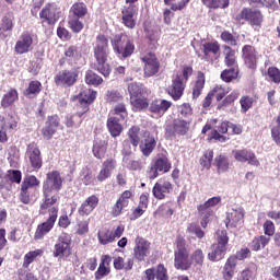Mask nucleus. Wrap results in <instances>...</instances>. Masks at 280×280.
<instances>
[{"label": "nucleus", "mask_w": 280, "mask_h": 280, "mask_svg": "<svg viewBox=\"0 0 280 280\" xmlns=\"http://www.w3.org/2000/svg\"><path fill=\"white\" fill-rule=\"evenodd\" d=\"M214 165L217 166L218 174H224L229 172V158L225 155H219L214 159Z\"/></svg>", "instance_id": "nucleus-44"}, {"label": "nucleus", "mask_w": 280, "mask_h": 280, "mask_svg": "<svg viewBox=\"0 0 280 280\" xmlns=\"http://www.w3.org/2000/svg\"><path fill=\"white\" fill-rule=\"evenodd\" d=\"M120 119L121 118L118 117H109L107 119V128L112 137H119V135H121L124 127L119 124Z\"/></svg>", "instance_id": "nucleus-35"}, {"label": "nucleus", "mask_w": 280, "mask_h": 280, "mask_svg": "<svg viewBox=\"0 0 280 280\" xmlns=\"http://www.w3.org/2000/svg\"><path fill=\"white\" fill-rule=\"evenodd\" d=\"M112 47L114 54H116L120 60H126V58H130V56L135 54V42L124 33L114 36Z\"/></svg>", "instance_id": "nucleus-4"}, {"label": "nucleus", "mask_w": 280, "mask_h": 280, "mask_svg": "<svg viewBox=\"0 0 280 280\" xmlns=\"http://www.w3.org/2000/svg\"><path fill=\"white\" fill-rule=\"evenodd\" d=\"M190 259L196 266H202V264H205V254L202 253V249H196L190 255Z\"/></svg>", "instance_id": "nucleus-58"}, {"label": "nucleus", "mask_w": 280, "mask_h": 280, "mask_svg": "<svg viewBox=\"0 0 280 280\" xmlns=\"http://www.w3.org/2000/svg\"><path fill=\"white\" fill-rule=\"evenodd\" d=\"M139 132H141V128L139 126H132L128 131L129 143L137 148L139 143H141V137H139Z\"/></svg>", "instance_id": "nucleus-46"}, {"label": "nucleus", "mask_w": 280, "mask_h": 280, "mask_svg": "<svg viewBox=\"0 0 280 280\" xmlns=\"http://www.w3.org/2000/svg\"><path fill=\"white\" fill-rule=\"evenodd\" d=\"M154 279L170 280V276L167 275V269L162 264L158 265L156 268H154Z\"/></svg>", "instance_id": "nucleus-55"}, {"label": "nucleus", "mask_w": 280, "mask_h": 280, "mask_svg": "<svg viewBox=\"0 0 280 280\" xmlns=\"http://www.w3.org/2000/svg\"><path fill=\"white\" fill-rule=\"evenodd\" d=\"M267 75L269 78V82H273V84H280V70L277 67H269L267 70Z\"/></svg>", "instance_id": "nucleus-56"}, {"label": "nucleus", "mask_w": 280, "mask_h": 280, "mask_svg": "<svg viewBox=\"0 0 280 280\" xmlns=\"http://www.w3.org/2000/svg\"><path fill=\"white\" fill-rule=\"evenodd\" d=\"M236 21L244 25V23H248L254 30L261 27V23H264V14L258 9L244 8L237 14Z\"/></svg>", "instance_id": "nucleus-9"}, {"label": "nucleus", "mask_w": 280, "mask_h": 280, "mask_svg": "<svg viewBox=\"0 0 280 280\" xmlns=\"http://www.w3.org/2000/svg\"><path fill=\"white\" fill-rule=\"evenodd\" d=\"M170 108H172V101L164 98H154L151 103H149V113H151L152 117L155 119H161V117H163V115H165Z\"/></svg>", "instance_id": "nucleus-17"}, {"label": "nucleus", "mask_w": 280, "mask_h": 280, "mask_svg": "<svg viewBox=\"0 0 280 280\" xmlns=\"http://www.w3.org/2000/svg\"><path fill=\"white\" fill-rule=\"evenodd\" d=\"M147 38L149 40V49H156V45L159 43V33L154 31H149L147 34Z\"/></svg>", "instance_id": "nucleus-60"}, {"label": "nucleus", "mask_w": 280, "mask_h": 280, "mask_svg": "<svg viewBox=\"0 0 280 280\" xmlns=\"http://www.w3.org/2000/svg\"><path fill=\"white\" fill-rule=\"evenodd\" d=\"M203 55H198V58L207 62H215L220 58V44L218 42H207L201 45Z\"/></svg>", "instance_id": "nucleus-18"}, {"label": "nucleus", "mask_w": 280, "mask_h": 280, "mask_svg": "<svg viewBox=\"0 0 280 280\" xmlns=\"http://www.w3.org/2000/svg\"><path fill=\"white\" fill-rule=\"evenodd\" d=\"M85 82L86 84H92L93 86H100L104 82V79L100 77L97 73L93 72V70H89L85 73Z\"/></svg>", "instance_id": "nucleus-51"}, {"label": "nucleus", "mask_w": 280, "mask_h": 280, "mask_svg": "<svg viewBox=\"0 0 280 280\" xmlns=\"http://www.w3.org/2000/svg\"><path fill=\"white\" fill-rule=\"evenodd\" d=\"M130 104L133 113H141V110L150 108V102L148 101V96H145V94L142 96L130 97Z\"/></svg>", "instance_id": "nucleus-30"}, {"label": "nucleus", "mask_w": 280, "mask_h": 280, "mask_svg": "<svg viewBox=\"0 0 280 280\" xmlns=\"http://www.w3.org/2000/svg\"><path fill=\"white\" fill-rule=\"evenodd\" d=\"M26 156H28L31 167H33V170H40V167H43L40 149H38V145L36 143L32 142L27 145Z\"/></svg>", "instance_id": "nucleus-24"}, {"label": "nucleus", "mask_w": 280, "mask_h": 280, "mask_svg": "<svg viewBox=\"0 0 280 280\" xmlns=\"http://www.w3.org/2000/svg\"><path fill=\"white\" fill-rule=\"evenodd\" d=\"M242 220H244V212L242 210L232 209L226 214V226L235 228Z\"/></svg>", "instance_id": "nucleus-33"}, {"label": "nucleus", "mask_w": 280, "mask_h": 280, "mask_svg": "<svg viewBox=\"0 0 280 280\" xmlns=\"http://www.w3.org/2000/svg\"><path fill=\"white\" fill-rule=\"evenodd\" d=\"M141 61L143 62L144 78H152L159 73L161 70V61L156 58L153 52H148L141 56Z\"/></svg>", "instance_id": "nucleus-14"}, {"label": "nucleus", "mask_w": 280, "mask_h": 280, "mask_svg": "<svg viewBox=\"0 0 280 280\" xmlns=\"http://www.w3.org/2000/svg\"><path fill=\"white\" fill-rule=\"evenodd\" d=\"M89 9L84 2H75L69 10L68 25L74 34H80L84 30L82 19L86 16Z\"/></svg>", "instance_id": "nucleus-3"}, {"label": "nucleus", "mask_w": 280, "mask_h": 280, "mask_svg": "<svg viewBox=\"0 0 280 280\" xmlns=\"http://www.w3.org/2000/svg\"><path fill=\"white\" fill-rule=\"evenodd\" d=\"M12 30H14V23L12 22V18L8 15L3 16L0 24V40L8 38L5 32H12Z\"/></svg>", "instance_id": "nucleus-39"}, {"label": "nucleus", "mask_w": 280, "mask_h": 280, "mask_svg": "<svg viewBox=\"0 0 280 280\" xmlns=\"http://www.w3.org/2000/svg\"><path fill=\"white\" fill-rule=\"evenodd\" d=\"M235 78H237V70L235 68L223 70L221 73V80L223 82H232Z\"/></svg>", "instance_id": "nucleus-57"}, {"label": "nucleus", "mask_w": 280, "mask_h": 280, "mask_svg": "<svg viewBox=\"0 0 280 280\" xmlns=\"http://www.w3.org/2000/svg\"><path fill=\"white\" fill-rule=\"evenodd\" d=\"M232 154L235 161H238V163H248V165L259 167V160H257L255 152L248 149L233 150Z\"/></svg>", "instance_id": "nucleus-22"}, {"label": "nucleus", "mask_w": 280, "mask_h": 280, "mask_svg": "<svg viewBox=\"0 0 280 280\" xmlns=\"http://www.w3.org/2000/svg\"><path fill=\"white\" fill-rule=\"evenodd\" d=\"M238 97L240 92L237 90L232 91L231 94L223 100L222 106H231V104H233V102H235V100H237Z\"/></svg>", "instance_id": "nucleus-64"}, {"label": "nucleus", "mask_w": 280, "mask_h": 280, "mask_svg": "<svg viewBox=\"0 0 280 280\" xmlns=\"http://www.w3.org/2000/svg\"><path fill=\"white\" fill-rule=\"evenodd\" d=\"M60 126V117L58 115L48 116L45 127L42 129V135L45 139H51Z\"/></svg>", "instance_id": "nucleus-25"}, {"label": "nucleus", "mask_w": 280, "mask_h": 280, "mask_svg": "<svg viewBox=\"0 0 280 280\" xmlns=\"http://www.w3.org/2000/svg\"><path fill=\"white\" fill-rule=\"evenodd\" d=\"M213 161V150H207L201 156L199 163L203 170H211V163Z\"/></svg>", "instance_id": "nucleus-52"}, {"label": "nucleus", "mask_w": 280, "mask_h": 280, "mask_svg": "<svg viewBox=\"0 0 280 280\" xmlns=\"http://www.w3.org/2000/svg\"><path fill=\"white\" fill-rule=\"evenodd\" d=\"M242 58L248 69H257L259 52L253 45H245L242 48Z\"/></svg>", "instance_id": "nucleus-19"}, {"label": "nucleus", "mask_w": 280, "mask_h": 280, "mask_svg": "<svg viewBox=\"0 0 280 280\" xmlns=\"http://www.w3.org/2000/svg\"><path fill=\"white\" fill-rule=\"evenodd\" d=\"M32 45H34V36H32L30 32H24L16 40L14 51L20 56L27 54L28 51H32Z\"/></svg>", "instance_id": "nucleus-20"}, {"label": "nucleus", "mask_w": 280, "mask_h": 280, "mask_svg": "<svg viewBox=\"0 0 280 280\" xmlns=\"http://www.w3.org/2000/svg\"><path fill=\"white\" fill-rule=\"evenodd\" d=\"M155 213L158 215H162L163 218H172V215H174V210L167 205H162L158 208Z\"/></svg>", "instance_id": "nucleus-61"}, {"label": "nucleus", "mask_w": 280, "mask_h": 280, "mask_svg": "<svg viewBox=\"0 0 280 280\" xmlns=\"http://www.w3.org/2000/svg\"><path fill=\"white\" fill-rule=\"evenodd\" d=\"M78 82V71L62 70L55 75L57 86H73Z\"/></svg>", "instance_id": "nucleus-21"}, {"label": "nucleus", "mask_w": 280, "mask_h": 280, "mask_svg": "<svg viewBox=\"0 0 280 280\" xmlns=\"http://www.w3.org/2000/svg\"><path fill=\"white\" fill-rule=\"evenodd\" d=\"M62 189V176L58 171H51L46 174V179L43 182L42 194L43 200L39 206V214L45 215L48 209V219L38 224L34 234L35 242L45 240L48 233H51L58 220V202H60V190Z\"/></svg>", "instance_id": "nucleus-1"}, {"label": "nucleus", "mask_w": 280, "mask_h": 280, "mask_svg": "<svg viewBox=\"0 0 280 280\" xmlns=\"http://www.w3.org/2000/svg\"><path fill=\"white\" fill-rule=\"evenodd\" d=\"M202 89H205V74L202 72H199L198 80L196 81L195 86L192 89L194 100H198V97H200Z\"/></svg>", "instance_id": "nucleus-49"}, {"label": "nucleus", "mask_w": 280, "mask_h": 280, "mask_svg": "<svg viewBox=\"0 0 280 280\" xmlns=\"http://www.w3.org/2000/svg\"><path fill=\"white\" fill-rule=\"evenodd\" d=\"M226 250H229V234L226 230L218 231L217 243L211 246L208 259L210 261H221V259H224Z\"/></svg>", "instance_id": "nucleus-6"}, {"label": "nucleus", "mask_w": 280, "mask_h": 280, "mask_svg": "<svg viewBox=\"0 0 280 280\" xmlns=\"http://www.w3.org/2000/svg\"><path fill=\"white\" fill-rule=\"evenodd\" d=\"M189 257V254H187V250L180 249L175 250V268L176 270H189L190 264L187 260Z\"/></svg>", "instance_id": "nucleus-29"}, {"label": "nucleus", "mask_w": 280, "mask_h": 280, "mask_svg": "<svg viewBox=\"0 0 280 280\" xmlns=\"http://www.w3.org/2000/svg\"><path fill=\"white\" fill-rule=\"evenodd\" d=\"M223 55L225 56V65L226 67L235 68L237 67V61L235 59V50L230 46H223Z\"/></svg>", "instance_id": "nucleus-43"}, {"label": "nucleus", "mask_w": 280, "mask_h": 280, "mask_svg": "<svg viewBox=\"0 0 280 280\" xmlns=\"http://www.w3.org/2000/svg\"><path fill=\"white\" fill-rule=\"evenodd\" d=\"M95 97H97V92L88 89L83 90L79 95H74L71 97L72 102L78 101L79 106L81 108V113H89V106L95 102Z\"/></svg>", "instance_id": "nucleus-16"}, {"label": "nucleus", "mask_w": 280, "mask_h": 280, "mask_svg": "<svg viewBox=\"0 0 280 280\" xmlns=\"http://www.w3.org/2000/svg\"><path fill=\"white\" fill-rule=\"evenodd\" d=\"M148 255H150V242L145 241L143 237L138 236L133 247L135 259L138 261H144Z\"/></svg>", "instance_id": "nucleus-23"}, {"label": "nucleus", "mask_w": 280, "mask_h": 280, "mask_svg": "<svg viewBox=\"0 0 280 280\" xmlns=\"http://www.w3.org/2000/svg\"><path fill=\"white\" fill-rule=\"evenodd\" d=\"M107 144L106 141H95L93 145V154L96 159H104L106 156Z\"/></svg>", "instance_id": "nucleus-45"}, {"label": "nucleus", "mask_w": 280, "mask_h": 280, "mask_svg": "<svg viewBox=\"0 0 280 280\" xmlns=\"http://www.w3.org/2000/svg\"><path fill=\"white\" fill-rule=\"evenodd\" d=\"M154 148H156V140L154 139V136H148L140 144V150L143 156H150V154L154 152Z\"/></svg>", "instance_id": "nucleus-34"}, {"label": "nucleus", "mask_w": 280, "mask_h": 280, "mask_svg": "<svg viewBox=\"0 0 280 280\" xmlns=\"http://www.w3.org/2000/svg\"><path fill=\"white\" fill-rule=\"evenodd\" d=\"M130 198H132V191L130 190H125L120 195V197L118 198V200L112 209V215L114 218H118V215H121V211H124V209H126V207L130 205Z\"/></svg>", "instance_id": "nucleus-26"}, {"label": "nucleus", "mask_w": 280, "mask_h": 280, "mask_svg": "<svg viewBox=\"0 0 280 280\" xmlns=\"http://www.w3.org/2000/svg\"><path fill=\"white\" fill-rule=\"evenodd\" d=\"M186 83L183 80V75L174 74L172 77V83L166 88V93L174 100V102H178L183 94L185 93Z\"/></svg>", "instance_id": "nucleus-15"}, {"label": "nucleus", "mask_w": 280, "mask_h": 280, "mask_svg": "<svg viewBox=\"0 0 280 280\" xmlns=\"http://www.w3.org/2000/svg\"><path fill=\"white\" fill-rule=\"evenodd\" d=\"M110 275V267H105L104 265H100L97 270L94 273L96 280H102L104 277H108Z\"/></svg>", "instance_id": "nucleus-62"}, {"label": "nucleus", "mask_w": 280, "mask_h": 280, "mask_svg": "<svg viewBox=\"0 0 280 280\" xmlns=\"http://www.w3.org/2000/svg\"><path fill=\"white\" fill-rule=\"evenodd\" d=\"M40 180L34 175H26L21 184L20 188V201L23 205H30L34 198L38 196V186Z\"/></svg>", "instance_id": "nucleus-5"}, {"label": "nucleus", "mask_w": 280, "mask_h": 280, "mask_svg": "<svg viewBox=\"0 0 280 280\" xmlns=\"http://www.w3.org/2000/svg\"><path fill=\"white\" fill-rule=\"evenodd\" d=\"M222 202V197L217 196L208 199L203 205L198 206L199 213H205L208 209H211V207H218Z\"/></svg>", "instance_id": "nucleus-47"}, {"label": "nucleus", "mask_w": 280, "mask_h": 280, "mask_svg": "<svg viewBox=\"0 0 280 280\" xmlns=\"http://www.w3.org/2000/svg\"><path fill=\"white\" fill-rule=\"evenodd\" d=\"M137 16H139V0H125L121 8V23L128 30L137 27Z\"/></svg>", "instance_id": "nucleus-7"}, {"label": "nucleus", "mask_w": 280, "mask_h": 280, "mask_svg": "<svg viewBox=\"0 0 280 280\" xmlns=\"http://www.w3.org/2000/svg\"><path fill=\"white\" fill-rule=\"evenodd\" d=\"M40 91H43V83L38 80L31 81L27 89L24 91V96L30 98L36 97Z\"/></svg>", "instance_id": "nucleus-38"}, {"label": "nucleus", "mask_w": 280, "mask_h": 280, "mask_svg": "<svg viewBox=\"0 0 280 280\" xmlns=\"http://www.w3.org/2000/svg\"><path fill=\"white\" fill-rule=\"evenodd\" d=\"M78 58H80V52L78 51L77 46H69L65 50V56L59 60V63L62 66L65 62H69V65H73L77 62Z\"/></svg>", "instance_id": "nucleus-32"}, {"label": "nucleus", "mask_w": 280, "mask_h": 280, "mask_svg": "<svg viewBox=\"0 0 280 280\" xmlns=\"http://www.w3.org/2000/svg\"><path fill=\"white\" fill-rule=\"evenodd\" d=\"M128 93L130 97H141L148 93V90L143 84L133 82L128 85Z\"/></svg>", "instance_id": "nucleus-40"}, {"label": "nucleus", "mask_w": 280, "mask_h": 280, "mask_svg": "<svg viewBox=\"0 0 280 280\" xmlns=\"http://www.w3.org/2000/svg\"><path fill=\"white\" fill-rule=\"evenodd\" d=\"M83 115H84V113L81 110L77 112L73 115L68 114L66 116L67 128H80V126L82 125V116Z\"/></svg>", "instance_id": "nucleus-36"}, {"label": "nucleus", "mask_w": 280, "mask_h": 280, "mask_svg": "<svg viewBox=\"0 0 280 280\" xmlns=\"http://www.w3.org/2000/svg\"><path fill=\"white\" fill-rule=\"evenodd\" d=\"M172 170V162L165 154H159L155 159L152 160L148 171L147 176L150 180L159 178L162 174H167Z\"/></svg>", "instance_id": "nucleus-8"}, {"label": "nucleus", "mask_w": 280, "mask_h": 280, "mask_svg": "<svg viewBox=\"0 0 280 280\" xmlns=\"http://www.w3.org/2000/svg\"><path fill=\"white\" fill-rule=\"evenodd\" d=\"M249 255L250 249H248V247H245L236 252V255L230 256L224 265L223 279H233V275H235V266H237V260L242 261L246 259Z\"/></svg>", "instance_id": "nucleus-11"}, {"label": "nucleus", "mask_w": 280, "mask_h": 280, "mask_svg": "<svg viewBox=\"0 0 280 280\" xmlns=\"http://www.w3.org/2000/svg\"><path fill=\"white\" fill-rule=\"evenodd\" d=\"M98 242L102 246H106L107 244H113L115 242L113 231L108 229H102L97 233Z\"/></svg>", "instance_id": "nucleus-41"}, {"label": "nucleus", "mask_w": 280, "mask_h": 280, "mask_svg": "<svg viewBox=\"0 0 280 280\" xmlns=\"http://www.w3.org/2000/svg\"><path fill=\"white\" fill-rule=\"evenodd\" d=\"M93 54L96 60L94 63L95 71H98L104 78H108L110 75V65H108V38L106 35L100 34L96 37Z\"/></svg>", "instance_id": "nucleus-2"}, {"label": "nucleus", "mask_w": 280, "mask_h": 280, "mask_svg": "<svg viewBox=\"0 0 280 280\" xmlns=\"http://www.w3.org/2000/svg\"><path fill=\"white\" fill-rule=\"evenodd\" d=\"M40 255H43V249H35L25 254L23 268H30V264H33L34 259H36V257H40Z\"/></svg>", "instance_id": "nucleus-53"}, {"label": "nucleus", "mask_w": 280, "mask_h": 280, "mask_svg": "<svg viewBox=\"0 0 280 280\" xmlns=\"http://www.w3.org/2000/svg\"><path fill=\"white\" fill-rule=\"evenodd\" d=\"M97 205H100V197L97 195L88 197L78 210L79 215H91L97 209Z\"/></svg>", "instance_id": "nucleus-28"}, {"label": "nucleus", "mask_w": 280, "mask_h": 280, "mask_svg": "<svg viewBox=\"0 0 280 280\" xmlns=\"http://www.w3.org/2000/svg\"><path fill=\"white\" fill-rule=\"evenodd\" d=\"M16 101H19V91H16V89H11L2 96L1 106L2 108H10Z\"/></svg>", "instance_id": "nucleus-37"}, {"label": "nucleus", "mask_w": 280, "mask_h": 280, "mask_svg": "<svg viewBox=\"0 0 280 280\" xmlns=\"http://www.w3.org/2000/svg\"><path fill=\"white\" fill-rule=\"evenodd\" d=\"M201 2L207 8H212L213 10H218V8H220L221 10H224L230 4L229 0H201Z\"/></svg>", "instance_id": "nucleus-48"}, {"label": "nucleus", "mask_w": 280, "mask_h": 280, "mask_svg": "<svg viewBox=\"0 0 280 280\" xmlns=\"http://www.w3.org/2000/svg\"><path fill=\"white\" fill-rule=\"evenodd\" d=\"M71 255V235L67 232H62L54 246L52 256L59 257H69Z\"/></svg>", "instance_id": "nucleus-12"}, {"label": "nucleus", "mask_w": 280, "mask_h": 280, "mask_svg": "<svg viewBox=\"0 0 280 280\" xmlns=\"http://www.w3.org/2000/svg\"><path fill=\"white\" fill-rule=\"evenodd\" d=\"M174 186L170 182H156L153 186L152 194L156 200H165L167 194H172Z\"/></svg>", "instance_id": "nucleus-27"}, {"label": "nucleus", "mask_w": 280, "mask_h": 280, "mask_svg": "<svg viewBox=\"0 0 280 280\" xmlns=\"http://www.w3.org/2000/svg\"><path fill=\"white\" fill-rule=\"evenodd\" d=\"M255 103V98H253V96H242L240 100V104H241V113H248V110H250V108H253V104Z\"/></svg>", "instance_id": "nucleus-54"}, {"label": "nucleus", "mask_w": 280, "mask_h": 280, "mask_svg": "<svg viewBox=\"0 0 280 280\" xmlns=\"http://www.w3.org/2000/svg\"><path fill=\"white\" fill-rule=\"evenodd\" d=\"M9 178L11 183H15L16 185H21V180H23V173L19 170H10Z\"/></svg>", "instance_id": "nucleus-63"}, {"label": "nucleus", "mask_w": 280, "mask_h": 280, "mask_svg": "<svg viewBox=\"0 0 280 280\" xmlns=\"http://www.w3.org/2000/svg\"><path fill=\"white\" fill-rule=\"evenodd\" d=\"M270 244V238L269 236L260 235L256 236L250 243H249V248L252 250H259L261 247L265 248Z\"/></svg>", "instance_id": "nucleus-42"}, {"label": "nucleus", "mask_w": 280, "mask_h": 280, "mask_svg": "<svg viewBox=\"0 0 280 280\" xmlns=\"http://www.w3.org/2000/svg\"><path fill=\"white\" fill-rule=\"evenodd\" d=\"M0 128H2V130H9L10 132L16 130V128H19V117L10 114L5 117L0 116Z\"/></svg>", "instance_id": "nucleus-31"}, {"label": "nucleus", "mask_w": 280, "mask_h": 280, "mask_svg": "<svg viewBox=\"0 0 280 280\" xmlns=\"http://www.w3.org/2000/svg\"><path fill=\"white\" fill-rule=\"evenodd\" d=\"M122 165L132 172H137V170H141V162L132 159V156H124Z\"/></svg>", "instance_id": "nucleus-50"}, {"label": "nucleus", "mask_w": 280, "mask_h": 280, "mask_svg": "<svg viewBox=\"0 0 280 280\" xmlns=\"http://www.w3.org/2000/svg\"><path fill=\"white\" fill-rule=\"evenodd\" d=\"M221 40L223 43H226L228 45H231L232 47H235L237 45V38L233 36L229 31H224L221 33Z\"/></svg>", "instance_id": "nucleus-59"}, {"label": "nucleus", "mask_w": 280, "mask_h": 280, "mask_svg": "<svg viewBox=\"0 0 280 280\" xmlns=\"http://www.w3.org/2000/svg\"><path fill=\"white\" fill-rule=\"evenodd\" d=\"M61 14L62 11L58 4L47 3L39 12V18L42 19L43 23H47L48 25H56V23L60 21Z\"/></svg>", "instance_id": "nucleus-13"}, {"label": "nucleus", "mask_w": 280, "mask_h": 280, "mask_svg": "<svg viewBox=\"0 0 280 280\" xmlns=\"http://www.w3.org/2000/svg\"><path fill=\"white\" fill-rule=\"evenodd\" d=\"M191 122L180 118H176L173 122L166 125L165 137L166 139H176V137H185L189 132Z\"/></svg>", "instance_id": "nucleus-10"}]
</instances>
